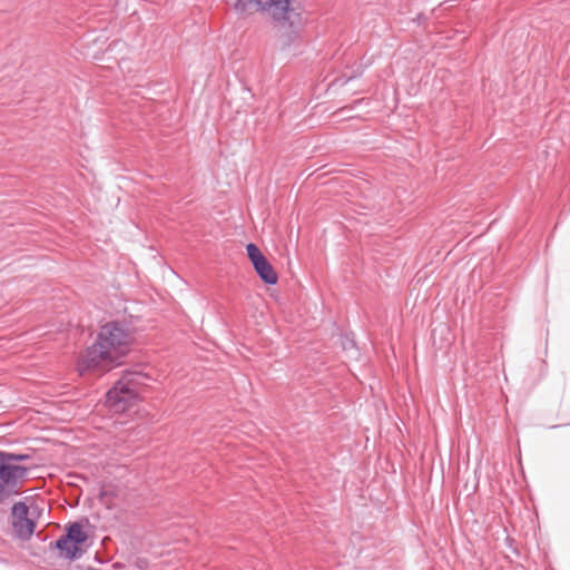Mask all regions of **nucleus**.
I'll use <instances>...</instances> for the list:
<instances>
[{
  "mask_svg": "<svg viewBox=\"0 0 570 570\" xmlns=\"http://www.w3.org/2000/svg\"><path fill=\"white\" fill-rule=\"evenodd\" d=\"M13 493L0 482V503Z\"/></svg>",
  "mask_w": 570,
  "mask_h": 570,
  "instance_id": "1a4fd4ad",
  "label": "nucleus"
},
{
  "mask_svg": "<svg viewBox=\"0 0 570 570\" xmlns=\"http://www.w3.org/2000/svg\"><path fill=\"white\" fill-rule=\"evenodd\" d=\"M246 252L259 278L268 285H275L278 282V275L262 250L255 244L249 243L246 246Z\"/></svg>",
  "mask_w": 570,
  "mask_h": 570,
  "instance_id": "423d86ee",
  "label": "nucleus"
},
{
  "mask_svg": "<svg viewBox=\"0 0 570 570\" xmlns=\"http://www.w3.org/2000/svg\"><path fill=\"white\" fill-rule=\"evenodd\" d=\"M149 380V375L142 372H122L119 380L106 393L105 405L115 414L127 412L141 400Z\"/></svg>",
  "mask_w": 570,
  "mask_h": 570,
  "instance_id": "f03ea898",
  "label": "nucleus"
},
{
  "mask_svg": "<svg viewBox=\"0 0 570 570\" xmlns=\"http://www.w3.org/2000/svg\"><path fill=\"white\" fill-rule=\"evenodd\" d=\"M234 9L245 13L249 6H255L257 11L268 16L279 23H292V18L297 17L292 0H233Z\"/></svg>",
  "mask_w": 570,
  "mask_h": 570,
  "instance_id": "7ed1b4c3",
  "label": "nucleus"
},
{
  "mask_svg": "<svg viewBox=\"0 0 570 570\" xmlns=\"http://www.w3.org/2000/svg\"><path fill=\"white\" fill-rule=\"evenodd\" d=\"M12 458V455L0 453V482L14 494L27 474V469L7 461Z\"/></svg>",
  "mask_w": 570,
  "mask_h": 570,
  "instance_id": "0eeeda50",
  "label": "nucleus"
},
{
  "mask_svg": "<svg viewBox=\"0 0 570 570\" xmlns=\"http://www.w3.org/2000/svg\"><path fill=\"white\" fill-rule=\"evenodd\" d=\"M101 501L108 509L118 508L125 501V493L117 487L107 485L101 491Z\"/></svg>",
  "mask_w": 570,
  "mask_h": 570,
  "instance_id": "6e6552de",
  "label": "nucleus"
},
{
  "mask_svg": "<svg viewBox=\"0 0 570 570\" xmlns=\"http://www.w3.org/2000/svg\"><path fill=\"white\" fill-rule=\"evenodd\" d=\"M88 540V533L80 523H72L67 530V534L60 538L56 546L61 554L68 559L77 558L85 548Z\"/></svg>",
  "mask_w": 570,
  "mask_h": 570,
  "instance_id": "39448f33",
  "label": "nucleus"
},
{
  "mask_svg": "<svg viewBox=\"0 0 570 570\" xmlns=\"http://www.w3.org/2000/svg\"><path fill=\"white\" fill-rule=\"evenodd\" d=\"M37 509L24 502H17L11 511V524L17 538L29 540L36 528Z\"/></svg>",
  "mask_w": 570,
  "mask_h": 570,
  "instance_id": "20e7f679",
  "label": "nucleus"
},
{
  "mask_svg": "<svg viewBox=\"0 0 570 570\" xmlns=\"http://www.w3.org/2000/svg\"><path fill=\"white\" fill-rule=\"evenodd\" d=\"M135 342V333L128 326L118 322L105 324L96 341L79 355L78 372L101 376L121 366Z\"/></svg>",
  "mask_w": 570,
  "mask_h": 570,
  "instance_id": "f257e3e1",
  "label": "nucleus"
}]
</instances>
